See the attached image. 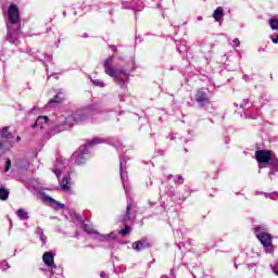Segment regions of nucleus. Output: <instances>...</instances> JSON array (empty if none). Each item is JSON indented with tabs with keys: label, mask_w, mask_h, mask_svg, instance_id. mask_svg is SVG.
Masks as SVG:
<instances>
[{
	"label": "nucleus",
	"mask_w": 278,
	"mask_h": 278,
	"mask_svg": "<svg viewBox=\"0 0 278 278\" xmlns=\"http://www.w3.org/2000/svg\"><path fill=\"white\" fill-rule=\"evenodd\" d=\"M58 42H60V39L58 40Z\"/></svg>",
	"instance_id": "a18cd8bd"
},
{
	"label": "nucleus",
	"mask_w": 278,
	"mask_h": 278,
	"mask_svg": "<svg viewBox=\"0 0 278 278\" xmlns=\"http://www.w3.org/2000/svg\"><path fill=\"white\" fill-rule=\"evenodd\" d=\"M255 159L258 162V164H273V160H275V156H273V151L268 150H258L255 152Z\"/></svg>",
	"instance_id": "6e6552de"
},
{
	"label": "nucleus",
	"mask_w": 278,
	"mask_h": 278,
	"mask_svg": "<svg viewBox=\"0 0 278 278\" xmlns=\"http://www.w3.org/2000/svg\"><path fill=\"white\" fill-rule=\"evenodd\" d=\"M81 228L87 233H90L92 236V238H94L96 240H99V242H112V240H116L115 231H113L109 235H101L100 232L92 229L88 224H85V223L81 224Z\"/></svg>",
	"instance_id": "39448f33"
},
{
	"label": "nucleus",
	"mask_w": 278,
	"mask_h": 278,
	"mask_svg": "<svg viewBox=\"0 0 278 278\" xmlns=\"http://www.w3.org/2000/svg\"><path fill=\"white\" fill-rule=\"evenodd\" d=\"M130 210H131V203H128L126 208V214L121 218L123 223H127V220H131V216L129 215Z\"/></svg>",
	"instance_id": "4be33fe9"
},
{
	"label": "nucleus",
	"mask_w": 278,
	"mask_h": 278,
	"mask_svg": "<svg viewBox=\"0 0 278 278\" xmlns=\"http://www.w3.org/2000/svg\"><path fill=\"white\" fill-rule=\"evenodd\" d=\"M127 161H125V159H123V156L119 159V173H121V179H122V184L124 186V190L126 192V197H129V187L127 185H125V181H127V172L125 170V164Z\"/></svg>",
	"instance_id": "9d476101"
},
{
	"label": "nucleus",
	"mask_w": 278,
	"mask_h": 278,
	"mask_svg": "<svg viewBox=\"0 0 278 278\" xmlns=\"http://www.w3.org/2000/svg\"><path fill=\"white\" fill-rule=\"evenodd\" d=\"M0 268L2 270H8V268H10V264H8V262L3 261L2 263H0Z\"/></svg>",
	"instance_id": "c756f323"
},
{
	"label": "nucleus",
	"mask_w": 278,
	"mask_h": 278,
	"mask_svg": "<svg viewBox=\"0 0 278 278\" xmlns=\"http://www.w3.org/2000/svg\"><path fill=\"white\" fill-rule=\"evenodd\" d=\"M11 167H12V161H10V159H8L5 162L4 173H8Z\"/></svg>",
	"instance_id": "c85d7f7f"
},
{
	"label": "nucleus",
	"mask_w": 278,
	"mask_h": 278,
	"mask_svg": "<svg viewBox=\"0 0 278 278\" xmlns=\"http://www.w3.org/2000/svg\"><path fill=\"white\" fill-rule=\"evenodd\" d=\"M100 277L101 278H108V274H105V271H101Z\"/></svg>",
	"instance_id": "c9c22d12"
},
{
	"label": "nucleus",
	"mask_w": 278,
	"mask_h": 278,
	"mask_svg": "<svg viewBox=\"0 0 278 278\" xmlns=\"http://www.w3.org/2000/svg\"><path fill=\"white\" fill-rule=\"evenodd\" d=\"M173 177V175H169V176H167V179H170Z\"/></svg>",
	"instance_id": "37998d69"
},
{
	"label": "nucleus",
	"mask_w": 278,
	"mask_h": 278,
	"mask_svg": "<svg viewBox=\"0 0 278 278\" xmlns=\"http://www.w3.org/2000/svg\"><path fill=\"white\" fill-rule=\"evenodd\" d=\"M16 142H21V137H17V138H16Z\"/></svg>",
	"instance_id": "79ce46f5"
},
{
	"label": "nucleus",
	"mask_w": 278,
	"mask_h": 278,
	"mask_svg": "<svg viewBox=\"0 0 278 278\" xmlns=\"http://www.w3.org/2000/svg\"><path fill=\"white\" fill-rule=\"evenodd\" d=\"M160 278H170V277H168V276H166V275H163V276H161Z\"/></svg>",
	"instance_id": "ea45409f"
},
{
	"label": "nucleus",
	"mask_w": 278,
	"mask_h": 278,
	"mask_svg": "<svg viewBox=\"0 0 278 278\" xmlns=\"http://www.w3.org/2000/svg\"><path fill=\"white\" fill-rule=\"evenodd\" d=\"M129 231H131V228L129 226H125V228L119 230L118 233H119V236H127V233H129Z\"/></svg>",
	"instance_id": "cd10ccee"
},
{
	"label": "nucleus",
	"mask_w": 278,
	"mask_h": 278,
	"mask_svg": "<svg viewBox=\"0 0 278 278\" xmlns=\"http://www.w3.org/2000/svg\"><path fill=\"white\" fill-rule=\"evenodd\" d=\"M232 42H233L235 47H240V39L235 38V39L232 40Z\"/></svg>",
	"instance_id": "72a5a7b5"
},
{
	"label": "nucleus",
	"mask_w": 278,
	"mask_h": 278,
	"mask_svg": "<svg viewBox=\"0 0 278 278\" xmlns=\"http://www.w3.org/2000/svg\"><path fill=\"white\" fill-rule=\"evenodd\" d=\"M53 103H62V98H60V94H56L53 99L49 101V105H53Z\"/></svg>",
	"instance_id": "a878e982"
},
{
	"label": "nucleus",
	"mask_w": 278,
	"mask_h": 278,
	"mask_svg": "<svg viewBox=\"0 0 278 278\" xmlns=\"http://www.w3.org/2000/svg\"><path fill=\"white\" fill-rule=\"evenodd\" d=\"M198 21H203V17L202 16H198Z\"/></svg>",
	"instance_id": "a19ab883"
},
{
	"label": "nucleus",
	"mask_w": 278,
	"mask_h": 278,
	"mask_svg": "<svg viewBox=\"0 0 278 278\" xmlns=\"http://www.w3.org/2000/svg\"><path fill=\"white\" fill-rule=\"evenodd\" d=\"M12 138V134L8 130V127H4L0 130V140H3V144H5V140Z\"/></svg>",
	"instance_id": "aec40b11"
},
{
	"label": "nucleus",
	"mask_w": 278,
	"mask_h": 278,
	"mask_svg": "<svg viewBox=\"0 0 278 278\" xmlns=\"http://www.w3.org/2000/svg\"><path fill=\"white\" fill-rule=\"evenodd\" d=\"M71 176H64L63 179L61 180V188L65 192H71Z\"/></svg>",
	"instance_id": "dca6fc26"
},
{
	"label": "nucleus",
	"mask_w": 278,
	"mask_h": 278,
	"mask_svg": "<svg viewBox=\"0 0 278 278\" xmlns=\"http://www.w3.org/2000/svg\"><path fill=\"white\" fill-rule=\"evenodd\" d=\"M61 131H64V128L63 129H58L56 134H60Z\"/></svg>",
	"instance_id": "58836bf2"
},
{
	"label": "nucleus",
	"mask_w": 278,
	"mask_h": 278,
	"mask_svg": "<svg viewBox=\"0 0 278 278\" xmlns=\"http://www.w3.org/2000/svg\"><path fill=\"white\" fill-rule=\"evenodd\" d=\"M64 160L62 159H58L56 160V163L54 165V169H53V173L56 177H60L62 175V166H64Z\"/></svg>",
	"instance_id": "2eb2a0df"
},
{
	"label": "nucleus",
	"mask_w": 278,
	"mask_h": 278,
	"mask_svg": "<svg viewBox=\"0 0 278 278\" xmlns=\"http://www.w3.org/2000/svg\"><path fill=\"white\" fill-rule=\"evenodd\" d=\"M9 197H10V191L3 187H0V200L8 201Z\"/></svg>",
	"instance_id": "412c9836"
},
{
	"label": "nucleus",
	"mask_w": 278,
	"mask_h": 278,
	"mask_svg": "<svg viewBox=\"0 0 278 278\" xmlns=\"http://www.w3.org/2000/svg\"><path fill=\"white\" fill-rule=\"evenodd\" d=\"M270 40H271V42H274V45H278V35L271 36Z\"/></svg>",
	"instance_id": "473e14b6"
},
{
	"label": "nucleus",
	"mask_w": 278,
	"mask_h": 278,
	"mask_svg": "<svg viewBox=\"0 0 278 278\" xmlns=\"http://www.w3.org/2000/svg\"><path fill=\"white\" fill-rule=\"evenodd\" d=\"M128 10H134V12H142L144 10V3L140 0H132L130 5L126 7Z\"/></svg>",
	"instance_id": "ddd939ff"
},
{
	"label": "nucleus",
	"mask_w": 278,
	"mask_h": 278,
	"mask_svg": "<svg viewBox=\"0 0 278 278\" xmlns=\"http://www.w3.org/2000/svg\"><path fill=\"white\" fill-rule=\"evenodd\" d=\"M273 271L277 275V277H278V269L277 268H273Z\"/></svg>",
	"instance_id": "e433bc0d"
},
{
	"label": "nucleus",
	"mask_w": 278,
	"mask_h": 278,
	"mask_svg": "<svg viewBox=\"0 0 278 278\" xmlns=\"http://www.w3.org/2000/svg\"><path fill=\"white\" fill-rule=\"evenodd\" d=\"M269 27L273 29V31H278V18H270L269 20Z\"/></svg>",
	"instance_id": "5701e85b"
},
{
	"label": "nucleus",
	"mask_w": 278,
	"mask_h": 278,
	"mask_svg": "<svg viewBox=\"0 0 278 278\" xmlns=\"http://www.w3.org/2000/svg\"><path fill=\"white\" fill-rule=\"evenodd\" d=\"M193 99L199 108H205V105H210V91L205 88L198 89Z\"/></svg>",
	"instance_id": "0eeeda50"
},
{
	"label": "nucleus",
	"mask_w": 278,
	"mask_h": 278,
	"mask_svg": "<svg viewBox=\"0 0 278 278\" xmlns=\"http://www.w3.org/2000/svg\"><path fill=\"white\" fill-rule=\"evenodd\" d=\"M16 216L20 218V220H29V213L25 211L24 208H18L15 212Z\"/></svg>",
	"instance_id": "a211bd4d"
},
{
	"label": "nucleus",
	"mask_w": 278,
	"mask_h": 278,
	"mask_svg": "<svg viewBox=\"0 0 278 278\" xmlns=\"http://www.w3.org/2000/svg\"><path fill=\"white\" fill-rule=\"evenodd\" d=\"M176 184H179V186H181L184 184V176L176 175Z\"/></svg>",
	"instance_id": "7c9ffc66"
},
{
	"label": "nucleus",
	"mask_w": 278,
	"mask_h": 278,
	"mask_svg": "<svg viewBox=\"0 0 278 278\" xmlns=\"http://www.w3.org/2000/svg\"><path fill=\"white\" fill-rule=\"evenodd\" d=\"M36 60H40V61L45 60L46 62H49V60H51V55L43 53L41 56L37 55Z\"/></svg>",
	"instance_id": "bb28decb"
},
{
	"label": "nucleus",
	"mask_w": 278,
	"mask_h": 278,
	"mask_svg": "<svg viewBox=\"0 0 278 278\" xmlns=\"http://www.w3.org/2000/svg\"><path fill=\"white\" fill-rule=\"evenodd\" d=\"M151 248V242L146 239L136 241L132 243L134 251H144V249Z\"/></svg>",
	"instance_id": "f8f14e48"
},
{
	"label": "nucleus",
	"mask_w": 278,
	"mask_h": 278,
	"mask_svg": "<svg viewBox=\"0 0 278 278\" xmlns=\"http://www.w3.org/2000/svg\"><path fill=\"white\" fill-rule=\"evenodd\" d=\"M43 263L46 264V266L49 267L50 269V278L55 277V275H58V273H55V270H58L60 273V268H58L55 266V263H53V254L51 252H46L42 256Z\"/></svg>",
	"instance_id": "1a4fd4ad"
},
{
	"label": "nucleus",
	"mask_w": 278,
	"mask_h": 278,
	"mask_svg": "<svg viewBox=\"0 0 278 278\" xmlns=\"http://www.w3.org/2000/svg\"><path fill=\"white\" fill-rule=\"evenodd\" d=\"M88 118H92L93 123H103V121L110 118V115L101 109V105L91 104L87 109L78 110L74 115L60 117L56 122V127H66V125L73 127L75 123H81L88 121Z\"/></svg>",
	"instance_id": "f257e3e1"
},
{
	"label": "nucleus",
	"mask_w": 278,
	"mask_h": 278,
	"mask_svg": "<svg viewBox=\"0 0 278 278\" xmlns=\"http://www.w3.org/2000/svg\"><path fill=\"white\" fill-rule=\"evenodd\" d=\"M269 175H275V173L270 172Z\"/></svg>",
	"instance_id": "c03bdc74"
},
{
	"label": "nucleus",
	"mask_w": 278,
	"mask_h": 278,
	"mask_svg": "<svg viewBox=\"0 0 278 278\" xmlns=\"http://www.w3.org/2000/svg\"><path fill=\"white\" fill-rule=\"evenodd\" d=\"M35 233L40 239L42 245L47 244V237L45 236V229H42L41 227H37Z\"/></svg>",
	"instance_id": "6ab92c4d"
},
{
	"label": "nucleus",
	"mask_w": 278,
	"mask_h": 278,
	"mask_svg": "<svg viewBox=\"0 0 278 278\" xmlns=\"http://www.w3.org/2000/svg\"><path fill=\"white\" fill-rule=\"evenodd\" d=\"M266 199H271V201H277L278 192L274 191L271 193H264Z\"/></svg>",
	"instance_id": "b1692460"
},
{
	"label": "nucleus",
	"mask_w": 278,
	"mask_h": 278,
	"mask_svg": "<svg viewBox=\"0 0 278 278\" xmlns=\"http://www.w3.org/2000/svg\"><path fill=\"white\" fill-rule=\"evenodd\" d=\"M223 14H224V10L223 7H218L214 13H213V18L216 21V23H220V21H223Z\"/></svg>",
	"instance_id": "f3484780"
},
{
	"label": "nucleus",
	"mask_w": 278,
	"mask_h": 278,
	"mask_svg": "<svg viewBox=\"0 0 278 278\" xmlns=\"http://www.w3.org/2000/svg\"><path fill=\"white\" fill-rule=\"evenodd\" d=\"M3 140L0 139V155L3 153Z\"/></svg>",
	"instance_id": "f704fd0d"
},
{
	"label": "nucleus",
	"mask_w": 278,
	"mask_h": 278,
	"mask_svg": "<svg viewBox=\"0 0 278 278\" xmlns=\"http://www.w3.org/2000/svg\"><path fill=\"white\" fill-rule=\"evenodd\" d=\"M103 142H105V140L101 137H96L87 141L85 144L80 146L79 149L72 155L73 162H75L78 166H81V164H86V160L90 157L88 149Z\"/></svg>",
	"instance_id": "20e7f679"
},
{
	"label": "nucleus",
	"mask_w": 278,
	"mask_h": 278,
	"mask_svg": "<svg viewBox=\"0 0 278 278\" xmlns=\"http://www.w3.org/2000/svg\"><path fill=\"white\" fill-rule=\"evenodd\" d=\"M49 123L48 116H39L37 117L36 122L33 124V129H36V127H40L41 129H45Z\"/></svg>",
	"instance_id": "4468645a"
},
{
	"label": "nucleus",
	"mask_w": 278,
	"mask_h": 278,
	"mask_svg": "<svg viewBox=\"0 0 278 278\" xmlns=\"http://www.w3.org/2000/svg\"><path fill=\"white\" fill-rule=\"evenodd\" d=\"M91 84H93V86H98L99 88H105V83L100 79H91Z\"/></svg>",
	"instance_id": "393cba45"
},
{
	"label": "nucleus",
	"mask_w": 278,
	"mask_h": 278,
	"mask_svg": "<svg viewBox=\"0 0 278 278\" xmlns=\"http://www.w3.org/2000/svg\"><path fill=\"white\" fill-rule=\"evenodd\" d=\"M43 200L46 203H49L52 210H64L66 206L64 203L56 201L55 199L51 198L50 195H43Z\"/></svg>",
	"instance_id": "9b49d317"
},
{
	"label": "nucleus",
	"mask_w": 278,
	"mask_h": 278,
	"mask_svg": "<svg viewBox=\"0 0 278 278\" xmlns=\"http://www.w3.org/2000/svg\"><path fill=\"white\" fill-rule=\"evenodd\" d=\"M271 166H274V168H276L278 170V159L277 157L271 159Z\"/></svg>",
	"instance_id": "2f4dec72"
},
{
	"label": "nucleus",
	"mask_w": 278,
	"mask_h": 278,
	"mask_svg": "<svg viewBox=\"0 0 278 278\" xmlns=\"http://www.w3.org/2000/svg\"><path fill=\"white\" fill-rule=\"evenodd\" d=\"M255 236L265 248L266 253H273V237L264 231V228L256 227Z\"/></svg>",
	"instance_id": "423d86ee"
},
{
	"label": "nucleus",
	"mask_w": 278,
	"mask_h": 278,
	"mask_svg": "<svg viewBox=\"0 0 278 278\" xmlns=\"http://www.w3.org/2000/svg\"><path fill=\"white\" fill-rule=\"evenodd\" d=\"M112 51H116V46H111Z\"/></svg>",
	"instance_id": "4c0bfd02"
},
{
	"label": "nucleus",
	"mask_w": 278,
	"mask_h": 278,
	"mask_svg": "<svg viewBox=\"0 0 278 278\" xmlns=\"http://www.w3.org/2000/svg\"><path fill=\"white\" fill-rule=\"evenodd\" d=\"M112 64H114L113 56H109L103 61L105 75L112 77L114 81L119 85L121 88H127V84H129V74L123 68L113 67Z\"/></svg>",
	"instance_id": "7ed1b4c3"
},
{
	"label": "nucleus",
	"mask_w": 278,
	"mask_h": 278,
	"mask_svg": "<svg viewBox=\"0 0 278 278\" xmlns=\"http://www.w3.org/2000/svg\"><path fill=\"white\" fill-rule=\"evenodd\" d=\"M3 16L8 28L7 40L11 45L18 47L21 36V10L18 5L11 3L7 10H3Z\"/></svg>",
	"instance_id": "f03ea898"
}]
</instances>
